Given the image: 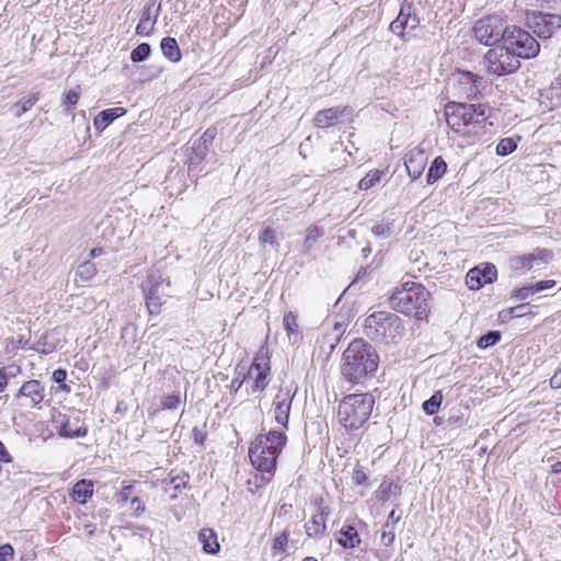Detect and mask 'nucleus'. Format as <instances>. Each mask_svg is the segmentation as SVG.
I'll return each mask as SVG.
<instances>
[{"label": "nucleus", "mask_w": 561, "mask_h": 561, "mask_svg": "<svg viewBox=\"0 0 561 561\" xmlns=\"http://www.w3.org/2000/svg\"><path fill=\"white\" fill-rule=\"evenodd\" d=\"M470 111V107L465 103H448L445 108L447 125L457 133L466 126L472 125L477 127L476 118Z\"/></svg>", "instance_id": "10"}, {"label": "nucleus", "mask_w": 561, "mask_h": 561, "mask_svg": "<svg viewBox=\"0 0 561 561\" xmlns=\"http://www.w3.org/2000/svg\"><path fill=\"white\" fill-rule=\"evenodd\" d=\"M80 94L76 90H69L62 100V104L65 105H75L79 101Z\"/></svg>", "instance_id": "55"}, {"label": "nucleus", "mask_w": 561, "mask_h": 561, "mask_svg": "<svg viewBox=\"0 0 561 561\" xmlns=\"http://www.w3.org/2000/svg\"><path fill=\"white\" fill-rule=\"evenodd\" d=\"M16 397L26 401L24 405L35 408L44 400L45 389L38 380H28L21 386Z\"/></svg>", "instance_id": "16"}, {"label": "nucleus", "mask_w": 561, "mask_h": 561, "mask_svg": "<svg viewBox=\"0 0 561 561\" xmlns=\"http://www.w3.org/2000/svg\"><path fill=\"white\" fill-rule=\"evenodd\" d=\"M443 401V394L440 391L435 392L428 400L423 403V411L428 415H434Z\"/></svg>", "instance_id": "34"}, {"label": "nucleus", "mask_w": 561, "mask_h": 561, "mask_svg": "<svg viewBox=\"0 0 561 561\" xmlns=\"http://www.w3.org/2000/svg\"><path fill=\"white\" fill-rule=\"evenodd\" d=\"M151 54V47L148 43H141L135 47L130 53V59L134 62H141L149 58Z\"/></svg>", "instance_id": "37"}, {"label": "nucleus", "mask_w": 561, "mask_h": 561, "mask_svg": "<svg viewBox=\"0 0 561 561\" xmlns=\"http://www.w3.org/2000/svg\"><path fill=\"white\" fill-rule=\"evenodd\" d=\"M15 375L13 373L8 374L5 367L0 368V392H2L7 385H8V378L14 377Z\"/></svg>", "instance_id": "59"}, {"label": "nucleus", "mask_w": 561, "mask_h": 561, "mask_svg": "<svg viewBox=\"0 0 561 561\" xmlns=\"http://www.w3.org/2000/svg\"><path fill=\"white\" fill-rule=\"evenodd\" d=\"M88 433L85 427L79 426L73 428L69 422V420L62 421L59 428L58 434L65 438H79L84 437Z\"/></svg>", "instance_id": "30"}, {"label": "nucleus", "mask_w": 561, "mask_h": 561, "mask_svg": "<svg viewBox=\"0 0 561 561\" xmlns=\"http://www.w3.org/2000/svg\"><path fill=\"white\" fill-rule=\"evenodd\" d=\"M527 27L539 38H551L561 30V15L542 11H528L526 13Z\"/></svg>", "instance_id": "9"}, {"label": "nucleus", "mask_w": 561, "mask_h": 561, "mask_svg": "<svg viewBox=\"0 0 561 561\" xmlns=\"http://www.w3.org/2000/svg\"><path fill=\"white\" fill-rule=\"evenodd\" d=\"M508 267L512 271L519 272V273L529 271L527 254L511 256L508 259Z\"/></svg>", "instance_id": "39"}, {"label": "nucleus", "mask_w": 561, "mask_h": 561, "mask_svg": "<svg viewBox=\"0 0 561 561\" xmlns=\"http://www.w3.org/2000/svg\"><path fill=\"white\" fill-rule=\"evenodd\" d=\"M375 399L370 393H355L344 397L339 403V422L347 431L360 428L369 419Z\"/></svg>", "instance_id": "5"}, {"label": "nucleus", "mask_w": 561, "mask_h": 561, "mask_svg": "<svg viewBox=\"0 0 561 561\" xmlns=\"http://www.w3.org/2000/svg\"><path fill=\"white\" fill-rule=\"evenodd\" d=\"M38 101V93H32L27 98L21 99L19 102L13 104L15 108V116L21 117Z\"/></svg>", "instance_id": "31"}, {"label": "nucleus", "mask_w": 561, "mask_h": 561, "mask_svg": "<svg viewBox=\"0 0 561 561\" xmlns=\"http://www.w3.org/2000/svg\"><path fill=\"white\" fill-rule=\"evenodd\" d=\"M529 271L541 270L553 259V253L548 249H536L527 254Z\"/></svg>", "instance_id": "23"}, {"label": "nucleus", "mask_w": 561, "mask_h": 561, "mask_svg": "<svg viewBox=\"0 0 561 561\" xmlns=\"http://www.w3.org/2000/svg\"><path fill=\"white\" fill-rule=\"evenodd\" d=\"M394 538H396L394 527L391 526L389 520H387V523L383 526L382 533H381V542L386 547H389L393 543Z\"/></svg>", "instance_id": "44"}, {"label": "nucleus", "mask_w": 561, "mask_h": 561, "mask_svg": "<svg viewBox=\"0 0 561 561\" xmlns=\"http://www.w3.org/2000/svg\"><path fill=\"white\" fill-rule=\"evenodd\" d=\"M306 534L310 538H321L327 534V523L323 518L313 515L305 525Z\"/></svg>", "instance_id": "27"}, {"label": "nucleus", "mask_w": 561, "mask_h": 561, "mask_svg": "<svg viewBox=\"0 0 561 561\" xmlns=\"http://www.w3.org/2000/svg\"><path fill=\"white\" fill-rule=\"evenodd\" d=\"M180 402H181V400H180L179 393L169 394L162 399L161 405L163 409L175 410L179 408Z\"/></svg>", "instance_id": "47"}, {"label": "nucleus", "mask_w": 561, "mask_h": 561, "mask_svg": "<svg viewBox=\"0 0 561 561\" xmlns=\"http://www.w3.org/2000/svg\"><path fill=\"white\" fill-rule=\"evenodd\" d=\"M283 325L289 336H290V334L298 335L299 325L297 323L296 316L291 311L287 312L284 316Z\"/></svg>", "instance_id": "40"}, {"label": "nucleus", "mask_w": 561, "mask_h": 561, "mask_svg": "<svg viewBox=\"0 0 561 561\" xmlns=\"http://www.w3.org/2000/svg\"><path fill=\"white\" fill-rule=\"evenodd\" d=\"M497 277L496 267L491 263L471 268L466 276V284L471 290H478L485 284L493 283Z\"/></svg>", "instance_id": "12"}, {"label": "nucleus", "mask_w": 561, "mask_h": 561, "mask_svg": "<svg viewBox=\"0 0 561 561\" xmlns=\"http://www.w3.org/2000/svg\"><path fill=\"white\" fill-rule=\"evenodd\" d=\"M12 461V458L8 450L5 449L4 445L0 440V462L9 463Z\"/></svg>", "instance_id": "63"}, {"label": "nucleus", "mask_w": 561, "mask_h": 561, "mask_svg": "<svg viewBox=\"0 0 561 561\" xmlns=\"http://www.w3.org/2000/svg\"><path fill=\"white\" fill-rule=\"evenodd\" d=\"M287 436L283 431H270L266 435H259L249 448V457L253 467L263 473L273 474L277 458L283 451Z\"/></svg>", "instance_id": "3"}, {"label": "nucleus", "mask_w": 561, "mask_h": 561, "mask_svg": "<svg viewBox=\"0 0 561 561\" xmlns=\"http://www.w3.org/2000/svg\"><path fill=\"white\" fill-rule=\"evenodd\" d=\"M447 170V163L442 157H436L426 174V181L428 184H433L438 181Z\"/></svg>", "instance_id": "28"}, {"label": "nucleus", "mask_w": 561, "mask_h": 561, "mask_svg": "<svg viewBox=\"0 0 561 561\" xmlns=\"http://www.w3.org/2000/svg\"><path fill=\"white\" fill-rule=\"evenodd\" d=\"M289 538V531L285 529L283 533H280L273 542V549L278 550L280 552H286V545L288 542Z\"/></svg>", "instance_id": "45"}, {"label": "nucleus", "mask_w": 561, "mask_h": 561, "mask_svg": "<svg viewBox=\"0 0 561 561\" xmlns=\"http://www.w3.org/2000/svg\"><path fill=\"white\" fill-rule=\"evenodd\" d=\"M504 44L518 60L535 58L540 51L538 41L528 31L515 25L508 26Z\"/></svg>", "instance_id": "7"}, {"label": "nucleus", "mask_w": 561, "mask_h": 561, "mask_svg": "<svg viewBox=\"0 0 561 561\" xmlns=\"http://www.w3.org/2000/svg\"><path fill=\"white\" fill-rule=\"evenodd\" d=\"M162 287V276L158 272L150 273L142 285L146 304L150 313L159 312L160 306L162 305V297L165 296Z\"/></svg>", "instance_id": "11"}, {"label": "nucleus", "mask_w": 561, "mask_h": 561, "mask_svg": "<svg viewBox=\"0 0 561 561\" xmlns=\"http://www.w3.org/2000/svg\"><path fill=\"white\" fill-rule=\"evenodd\" d=\"M379 364L376 348L364 339L353 340L342 356L341 374L351 383H358L373 375Z\"/></svg>", "instance_id": "1"}, {"label": "nucleus", "mask_w": 561, "mask_h": 561, "mask_svg": "<svg viewBox=\"0 0 561 561\" xmlns=\"http://www.w3.org/2000/svg\"><path fill=\"white\" fill-rule=\"evenodd\" d=\"M488 72L496 77L507 76L520 68V60L506 45H497L488 50L483 58Z\"/></svg>", "instance_id": "6"}, {"label": "nucleus", "mask_w": 561, "mask_h": 561, "mask_svg": "<svg viewBox=\"0 0 561 561\" xmlns=\"http://www.w3.org/2000/svg\"><path fill=\"white\" fill-rule=\"evenodd\" d=\"M367 480V474L364 470L362 469H356L353 473V481L357 484V485H363L365 484Z\"/></svg>", "instance_id": "60"}, {"label": "nucleus", "mask_w": 561, "mask_h": 561, "mask_svg": "<svg viewBox=\"0 0 561 561\" xmlns=\"http://www.w3.org/2000/svg\"><path fill=\"white\" fill-rule=\"evenodd\" d=\"M169 485H172L174 491L176 492V491H180L182 488H185L186 480H185V478L180 477V476L171 478V480L165 483V486H164L165 492L169 491V488H168Z\"/></svg>", "instance_id": "50"}, {"label": "nucleus", "mask_w": 561, "mask_h": 561, "mask_svg": "<svg viewBox=\"0 0 561 561\" xmlns=\"http://www.w3.org/2000/svg\"><path fill=\"white\" fill-rule=\"evenodd\" d=\"M93 488L94 484L91 480L81 479L72 486L70 497L79 504H85L93 495Z\"/></svg>", "instance_id": "20"}, {"label": "nucleus", "mask_w": 561, "mask_h": 561, "mask_svg": "<svg viewBox=\"0 0 561 561\" xmlns=\"http://www.w3.org/2000/svg\"><path fill=\"white\" fill-rule=\"evenodd\" d=\"M365 335L383 344H398L405 333L402 319L396 313L376 311L366 317L364 322Z\"/></svg>", "instance_id": "4"}, {"label": "nucleus", "mask_w": 561, "mask_h": 561, "mask_svg": "<svg viewBox=\"0 0 561 561\" xmlns=\"http://www.w3.org/2000/svg\"><path fill=\"white\" fill-rule=\"evenodd\" d=\"M383 175V171L371 170L359 181L358 186L360 190H369L370 187L379 183Z\"/></svg>", "instance_id": "32"}, {"label": "nucleus", "mask_w": 561, "mask_h": 561, "mask_svg": "<svg viewBox=\"0 0 561 561\" xmlns=\"http://www.w3.org/2000/svg\"><path fill=\"white\" fill-rule=\"evenodd\" d=\"M14 549L10 543L0 546V561H10L13 559Z\"/></svg>", "instance_id": "52"}, {"label": "nucleus", "mask_w": 561, "mask_h": 561, "mask_svg": "<svg viewBox=\"0 0 561 561\" xmlns=\"http://www.w3.org/2000/svg\"><path fill=\"white\" fill-rule=\"evenodd\" d=\"M550 386L553 389L561 388V368H559L550 379Z\"/></svg>", "instance_id": "61"}, {"label": "nucleus", "mask_w": 561, "mask_h": 561, "mask_svg": "<svg viewBox=\"0 0 561 561\" xmlns=\"http://www.w3.org/2000/svg\"><path fill=\"white\" fill-rule=\"evenodd\" d=\"M430 299L431 294L422 284L407 282L394 288L389 304L398 312L423 320L430 313Z\"/></svg>", "instance_id": "2"}, {"label": "nucleus", "mask_w": 561, "mask_h": 561, "mask_svg": "<svg viewBox=\"0 0 561 561\" xmlns=\"http://www.w3.org/2000/svg\"><path fill=\"white\" fill-rule=\"evenodd\" d=\"M371 232L377 237L389 238L391 236L390 226L378 224L371 228Z\"/></svg>", "instance_id": "51"}, {"label": "nucleus", "mask_w": 561, "mask_h": 561, "mask_svg": "<svg viewBox=\"0 0 561 561\" xmlns=\"http://www.w3.org/2000/svg\"><path fill=\"white\" fill-rule=\"evenodd\" d=\"M153 26L148 25V23H145V21H139L136 33L141 36H149L151 34Z\"/></svg>", "instance_id": "56"}, {"label": "nucleus", "mask_w": 561, "mask_h": 561, "mask_svg": "<svg viewBox=\"0 0 561 561\" xmlns=\"http://www.w3.org/2000/svg\"><path fill=\"white\" fill-rule=\"evenodd\" d=\"M382 500H389L391 495L400 496L401 488L398 484H393L392 482L383 481L380 485Z\"/></svg>", "instance_id": "43"}, {"label": "nucleus", "mask_w": 561, "mask_h": 561, "mask_svg": "<svg viewBox=\"0 0 561 561\" xmlns=\"http://www.w3.org/2000/svg\"><path fill=\"white\" fill-rule=\"evenodd\" d=\"M259 244L264 251H266L267 248L278 250L279 242L277 240V231L272 227L263 228L259 234Z\"/></svg>", "instance_id": "25"}, {"label": "nucleus", "mask_w": 561, "mask_h": 561, "mask_svg": "<svg viewBox=\"0 0 561 561\" xmlns=\"http://www.w3.org/2000/svg\"><path fill=\"white\" fill-rule=\"evenodd\" d=\"M330 514L331 511L328 506H319L318 513L316 515L320 518H323V520L327 523V519Z\"/></svg>", "instance_id": "64"}, {"label": "nucleus", "mask_w": 561, "mask_h": 561, "mask_svg": "<svg viewBox=\"0 0 561 561\" xmlns=\"http://www.w3.org/2000/svg\"><path fill=\"white\" fill-rule=\"evenodd\" d=\"M335 539L339 545H341L345 549H354L358 547L362 542L360 537L355 529V527L351 525L343 526L335 535Z\"/></svg>", "instance_id": "19"}, {"label": "nucleus", "mask_w": 561, "mask_h": 561, "mask_svg": "<svg viewBox=\"0 0 561 561\" xmlns=\"http://www.w3.org/2000/svg\"><path fill=\"white\" fill-rule=\"evenodd\" d=\"M207 152H208V146L204 145L198 139L193 146L194 157H191V161L193 162L194 160H202L206 156Z\"/></svg>", "instance_id": "48"}, {"label": "nucleus", "mask_w": 561, "mask_h": 561, "mask_svg": "<svg viewBox=\"0 0 561 561\" xmlns=\"http://www.w3.org/2000/svg\"><path fill=\"white\" fill-rule=\"evenodd\" d=\"M323 234V231L321 228L317 226H311L307 230L306 239L304 242V245L307 249H311L313 244L317 242V240Z\"/></svg>", "instance_id": "42"}, {"label": "nucleus", "mask_w": 561, "mask_h": 561, "mask_svg": "<svg viewBox=\"0 0 561 561\" xmlns=\"http://www.w3.org/2000/svg\"><path fill=\"white\" fill-rule=\"evenodd\" d=\"M427 163V157L422 150H412L410 151L404 161V165L409 176L412 180L419 179Z\"/></svg>", "instance_id": "18"}, {"label": "nucleus", "mask_w": 561, "mask_h": 561, "mask_svg": "<svg viewBox=\"0 0 561 561\" xmlns=\"http://www.w3.org/2000/svg\"><path fill=\"white\" fill-rule=\"evenodd\" d=\"M270 367L267 363H259L254 362L248 371V376L245 378L253 379V383L251 387L252 393L262 392L267 387V373Z\"/></svg>", "instance_id": "17"}, {"label": "nucleus", "mask_w": 561, "mask_h": 561, "mask_svg": "<svg viewBox=\"0 0 561 561\" xmlns=\"http://www.w3.org/2000/svg\"><path fill=\"white\" fill-rule=\"evenodd\" d=\"M420 19L413 12V8L409 4L408 11V37H411V34L419 27Z\"/></svg>", "instance_id": "46"}, {"label": "nucleus", "mask_w": 561, "mask_h": 561, "mask_svg": "<svg viewBox=\"0 0 561 561\" xmlns=\"http://www.w3.org/2000/svg\"><path fill=\"white\" fill-rule=\"evenodd\" d=\"M130 506L134 511L135 516H139L145 512V504L144 502L138 497L134 496L130 499Z\"/></svg>", "instance_id": "54"}, {"label": "nucleus", "mask_w": 561, "mask_h": 561, "mask_svg": "<svg viewBox=\"0 0 561 561\" xmlns=\"http://www.w3.org/2000/svg\"><path fill=\"white\" fill-rule=\"evenodd\" d=\"M192 435H193V439L196 444H199L202 446L204 445V440L206 438V433L202 428L195 426L192 431Z\"/></svg>", "instance_id": "58"}, {"label": "nucleus", "mask_w": 561, "mask_h": 561, "mask_svg": "<svg viewBox=\"0 0 561 561\" xmlns=\"http://www.w3.org/2000/svg\"><path fill=\"white\" fill-rule=\"evenodd\" d=\"M536 295L535 286L533 285H524L520 287H515L512 289L510 298L516 300H526Z\"/></svg>", "instance_id": "36"}, {"label": "nucleus", "mask_w": 561, "mask_h": 561, "mask_svg": "<svg viewBox=\"0 0 561 561\" xmlns=\"http://www.w3.org/2000/svg\"><path fill=\"white\" fill-rule=\"evenodd\" d=\"M457 82L459 85V92L467 99H476L481 94V88L483 85V78L479 77L470 71H460L458 73Z\"/></svg>", "instance_id": "15"}, {"label": "nucleus", "mask_w": 561, "mask_h": 561, "mask_svg": "<svg viewBox=\"0 0 561 561\" xmlns=\"http://www.w3.org/2000/svg\"><path fill=\"white\" fill-rule=\"evenodd\" d=\"M508 26L502 15L493 14L478 20L473 26L477 41L483 45L491 46L505 39Z\"/></svg>", "instance_id": "8"}, {"label": "nucleus", "mask_w": 561, "mask_h": 561, "mask_svg": "<svg viewBox=\"0 0 561 561\" xmlns=\"http://www.w3.org/2000/svg\"><path fill=\"white\" fill-rule=\"evenodd\" d=\"M408 11L409 4L402 5L397 19L390 24V31L405 41L410 39L408 37Z\"/></svg>", "instance_id": "24"}, {"label": "nucleus", "mask_w": 561, "mask_h": 561, "mask_svg": "<svg viewBox=\"0 0 561 561\" xmlns=\"http://www.w3.org/2000/svg\"><path fill=\"white\" fill-rule=\"evenodd\" d=\"M294 394L288 389H279L273 400L274 420L283 428L288 427L289 413Z\"/></svg>", "instance_id": "13"}, {"label": "nucleus", "mask_w": 561, "mask_h": 561, "mask_svg": "<svg viewBox=\"0 0 561 561\" xmlns=\"http://www.w3.org/2000/svg\"><path fill=\"white\" fill-rule=\"evenodd\" d=\"M162 54L173 62H176L181 59L182 54L179 47V44L173 37H164L160 44Z\"/></svg>", "instance_id": "26"}, {"label": "nucleus", "mask_w": 561, "mask_h": 561, "mask_svg": "<svg viewBox=\"0 0 561 561\" xmlns=\"http://www.w3.org/2000/svg\"><path fill=\"white\" fill-rule=\"evenodd\" d=\"M198 540L203 546V551L208 554H216L220 550L217 540V534L211 528H203L198 533Z\"/></svg>", "instance_id": "22"}, {"label": "nucleus", "mask_w": 561, "mask_h": 561, "mask_svg": "<svg viewBox=\"0 0 561 561\" xmlns=\"http://www.w3.org/2000/svg\"><path fill=\"white\" fill-rule=\"evenodd\" d=\"M530 312L531 311H530L529 304H520L515 307H511V308L502 310L499 313V318L501 319V321L503 323H506V322H510L514 318H520L526 314H529Z\"/></svg>", "instance_id": "29"}, {"label": "nucleus", "mask_w": 561, "mask_h": 561, "mask_svg": "<svg viewBox=\"0 0 561 561\" xmlns=\"http://www.w3.org/2000/svg\"><path fill=\"white\" fill-rule=\"evenodd\" d=\"M468 107H470V111L474 118H476V123H477V127L478 128H483L484 127V123L486 121V113L489 111V107L484 104H467Z\"/></svg>", "instance_id": "33"}, {"label": "nucleus", "mask_w": 561, "mask_h": 561, "mask_svg": "<svg viewBox=\"0 0 561 561\" xmlns=\"http://www.w3.org/2000/svg\"><path fill=\"white\" fill-rule=\"evenodd\" d=\"M67 378V371L65 369H56L54 373H53V380L56 382V383H60V388L64 390V391H67V392H70V388L69 386H67L66 383H64V381L66 380Z\"/></svg>", "instance_id": "49"}, {"label": "nucleus", "mask_w": 561, "mask_h": 561, "mask_svg": "<svg viewBox=\"0 0 561 561\" xmlns=\"http://www.w3.org/2000/svg\"><path fill=\"white\" fill-rule=\"evenodd\" d=\"M216 136V129L215 128H208L204 131V134L202 135V137L199 138V140L208 146L209 144L213 142L214 138Z\"/></svg>", "instance_id": "57"}, {"label": "nucleus", "mask_w": 561, "mask_h": 561, "mask_svg": "<svg viewBox=\"0 0 561 561\" xmlns=\"http://www.w3.org/2000/svg\"><path fill=\"white\" fill-rule=\"evenodd\" d=\"M347 106H335L319 111L312 119L316 128L333 127L341 122V118L351 115Z\"/></svg>", "instance_id": "14"}, {"label": "nucleus", "mask_w": 561, "mask_h": 561, "mask_svg": "<svg viewBox=\"0 0 561 561\" xmlns=\"http://www.w3.org/2000/svg\"><path fill=\"white\" fill-rule=\"evenodd\" d=\"M517 147V142L513 138H503L496 146V154L507 156Z\"/></svg>", "instance_id": "41"}, {"label": "nucleus", "mask_w": 561, "mask_h": 561, "mask_svg": "<svg viewBox=\"0 0 561 561\" xmlns=\"http://www.w3.org/2000/svg\"><path fill=\"white\" fill-rule=\"evenodd\" d=\"M501 340L500 331H489L485 334L481 335L477 341V346L479 348H486L495 345Z\"/></svg>", "instance_id": "35"}, {"label": "nucleus", "mask_w": 561, "mask_h": 561, "mask_svg": "<svg viewBox=\"0 0 561 561\" xmlns=\"http://www.w3.org/2000/svg\"><path fill=\"white\" fill-rule=\"evenodd\" d=\"M135 491V486L131 484L125 485L121 491L122 501L126 502L130 499L131 494Z\"/></svg>", "instance_id": "62"}, {"label": "nucleus", "mask_w": 561, "mask_h": 561, "mask_svg": "<svg viewBox=\"0 0 561 561\" xmlns=\"http://www.w3.org/2000/svg\"><path fill=\"white\" fill-rule=\"evenodd\" d=\"M557 285V282L553 279L539 280L534 284L536 294L541 293L543 290L552 289Z\"/></svg>", "instance_id": "53"}, {"label": "nucleus", "mask_w": 561, "mask_h": 561, "mask_svg": "<svg viewBox=\"0 0 561 561\" xmlns=\"http://www.w3.org/2000/svg\"><path fill=\"white\" fill-rule=\"evenodd\" d=\"M96 274V266L90 261H84L78 266L77 275L83 282L90 280Z\"/></svg>", "instance_id": "38"}, {"label": "nucleus", "mask_w": 561, "mask_h": 561, "mask_svg": "<svg viewBox=\"0 0 561 561\" xmlns=\"http://www.w3.org/2000/svg\"><path fill=\"white\" fill-rule=\"evenodd\" d=\"M125 113L126 110L124 107H112L100 112L93 121L95 129L100 131L104 130L112 122Z\"/></svg>", "instance_id": "21"}]
</instances>
